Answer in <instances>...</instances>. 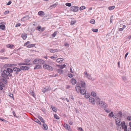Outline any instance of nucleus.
<instances>
[{"label": "nucleus", "mask_w": 131, "mask_h": 131, "mask_svg": "<svg viewBox=\"0 0 131 131\" xmlns=\"http://www.w3.org/2000/svg\"><path fill=\"white\" fill-rule=\"evenodd\" d=\"M75 89L77 93H80L82 95H84L86 92V90L85 89H82L81 86H76Z\"/></svg>", "instance_id": "nucleus-1"}, {"label": "nucleus", "mask_w": 131, "mask_h": 131, "mask_svg": "<svg viewBox=\"0 0 131 131\" xmlns=\"http://www.w3.org/2000/svg\"><path fill=\"white\" fill-rule=\"evenodd\" d=\"M11 73H2L1 74V76L5 79H9V77L10 78H12L13 77Z\"/></svg>", "instance_id": "nucleus-2"}, {"label": "nucleus", "mask_w": 131, "mask_h": 131, "mask_svg": "<svg viewBox=\"0 0 131 131\" xmlns=\"http://www.w3.org/2000/svg\"><path fill=\"white\" fill-rule=\"evenodd\" d=\"M30 61V60L29 59H25L24 60V61L25 63L20 62V63H17L19 66L22 65L28 66L31 64L30 63H28Z\"/></svg>", "instance_id": "nucleus-3"}, {"label": "nucleus", "mask_w": 131, "mask_h": 131, "mask_svg": "<svg viewBox=\"0 0 131 131\" xmlns=\"http://www.w3.org/2000/svg\"><path fill=\"white\" fill-rule=\"evenodd\" d=\"M14 67L12 69L10 68H7L6 70H4L2 73H12L14 71Z\"/></svg>", "instance_id": "nucleus-4"}, {"label": "nucleus", "mask_w": 131, "mask_h": 131, "mask_svg": "<svg viewBox=\"0 0 131 131\" xmlns=\"http://www.w3.org/2000/svg\"><path fill=\"white\" fill-rule=\"evenodd\" d=\"M21 68H20L17 67H14V71L15 72L14 73V75H17L19 73L18 72H20L21 71Z\"/></svg>", "instance_id": "nucleus-5"}, {"label": "nucleus", "mask_w": 131, "mask_h": 131, "mask_svg": "<svg viewBox=\"0 0 131 131\" xmlns=\"http://www.w3.org/2000/svg\"><path fill=\"white\" fill-rule=\"evenodd\" d=\"M43 67L44 68L49 70L50 71H52L53 69V68L52 67L48 64H44L43 65Z\"/></svg>", "instance_id": "nucleus-6"}, {"label": "nucleus", "mask_w": 131, "mask_h": 131, "mask_svg": "<svg viewBox=\"0 0 131 131\" xmlns=\"http://www.w3.org/2000/svg\"><path fill=\"white\" fill-rule=\"evenodd\" d=\"M122 127L123 129H124V131H127V126L125 125V122L124 121H123L121 122Z\"/></svg>", "instance_id": "nucleus-7"}, {"label": "nucleus", "mask_w": 131, "mask_h": 131, "mask_svg": "<svg viewBox=\"0 0 131 131\" xmlns=\"http://www.w3.org/2000/svg\"><path fill=\"white\" fill-rule=\"evenodd\" d=\"M20 68H21V70L23 71H25L28 70L29 69V67L26 66H20Z\"/></svg>", "instance_id": "nucleus-8"}, {"label": "nucleus", "mask_w": 131, "mask_h": 131, "mask_svg": "<svg viewBox=\"0 0 131 131\" xmlns=\"http://www.w3.org/2000/svg\"><path fill=\"white\" fill-rule=\"evenodd\" d=\"M121 119L117 118L115 119V123L116 125L118 126H120L121 125V123H120Z\"/></svg>", "instance_id": "nucleus-9"}, {"label": "nucleus", "mask_w": 131, "mask_h": 131, "mask_svg": "<svg viewBox=\"0 0 131 131\" xmlns=\"http://www.w3.org/2000/svg\"><path fill=\"white\" fill-rule=\"evenodd\" d=\"M63 126L65 127L66 129L68 130V131H71L72 130L70 128V127L68 124H67L66 123L64 124Z\"/></svg>", "instance_id": "nucleus-10"}, {"label": "nucleus", "mask_w": 131, "mask_h": 131, "mask_svg": "<svg viewBox=\"0 0 131 131\" xmlns=\"http://www.w3.org/2000/svg\"><path fill=\"white\" fill-rule=\"evenodd\" d=\"M81 84L82 88L83 89H85L86 86L85 82L84 81H81Z\"/></svg>", "instance_id": "nucleus-11"}, {"label": "nucleus", "mask_w": 131, "mask_h": 131, "mask_svg": "<svg viewBox=\"0 0 131 131\" xmlns=\"http://www.w3.org/2000/svg\"><path fill=\"white\" fill-rule=\"evenodd\" d=\"M89 101L90 102L94 104L95 103V101L94 98L92 97H90L89 98Z\"/></svg>", "instance_id": "nucleus-12"}, {"label": "nucleus", "mask_w": 131, "mask_h": 131, "mask_svg": "<svg viewBox=\"0 0 131 131\" xmlns=\"http://www.w3.org/2000/svg\"><path fill=\"white\" fill-rule=\"evenodd\" d=\"M29 18L30 17L28 15H26L22 18L21 19V20L22 21H24L27 19H29Z\"/></svg>", "instance_id": "nucleus-13"}, {"label": "nucleus", "mask_w": 131, "mask_h": 131, "mask_svg": "<svg viewBox=\"0 0 131 131\" xmlns=\"http://www.w3.org/2000/svg\"><path fill=\"white\" fill-rule=\"evenodd\" d=\"M45 14L44 12L42 11H39L38 13V15L42 17L43 16L45 15Z\"/></svg>", "instance_id": "nucleus-14"}, {"label": "nucleus", "mask_w": 131, "mask_h": 131, "mask_svg": "<svg viewBox=\"0 0 131 131\" xmlns=\"http://www.w3.org/2000/svg\"><path fill=\"white\" fill-rule=\"evenodd\" d=\"M97 103L98 104L101 106V107H102L103 104L104 103V102L102 101H99L97 102Z\"/></svg>", "instance_id": "nucleus-15"}, {"label": "nucleus", "mask_w": 131, "mask_h": 131, "mask_svg": "<svg viewBox=\"0 0 131 131\" xmlns=\"http://www.w3.org/2000/svg\"><path fill=\"white\" fill-rule=\"evenodd\" d=\"M42 68L41 66L39 65H36L34 68V69L35 70L36 69H40Z\"/></svg>", "instance_id": "nucleus-16"}, {"label": "nucleus", "mask_w": 131, "mask_h": 131, "mask_svg": "<svg viewBox=\"0 0 131 131\" xmlns=\"http://www.w3.org/2000/svg\"><path fill=\"white\" fill-rule=\"evenodd\" d=\"M43 127L42 128L44 130H47L48 129V127L47 125L45 123H43L42 125Z\"/></svg>", "instance_id": "nucleus-17"}, {"label": "nucleus", "mask_w": 131, "mask_h": 131, "mask_svg": "<svg viewBox=\"0 0 131 131\" xmlns=\"http://www.w3.org/2000/svg\"><path fill=\"white\" fill-rule=\"evenodd\" d=\"M39 59H36L33 62V64H37L39 63Z\"/></svg>", "instance_id": "nucleus-18"}, {"label": "nucleus", "mask_w": 131, "mask_h": 131, "mask_svg": "<svg viewBox=\"0 0 131 131\" xmlns=\"http://www.w3.org/2000/svg\"><path fill=\"white\" fill-rule=\"evenodd\" d=\"M21 36L24 40H25L27 37V35L25 33L22 34L21 35Z\"/></svg>", "instance_id": "nucleus-19"}, {"label": "nucleus", "mask_w": 131, "mask_h": 131, "mask_svg": "<svg viewBox=\"0 0 131 131\" xmlns=\"http://www.w3.org/2000/svg\"><path fill=\"white\" fill-rule=\"evenodd\" d=\"M45 61L41 59H39V63L40 64H43L45 63Z\"/></svg>", "instance_id": "nucleus-20"}, {"label": "nucleus", "mask_w": 131, "mask_h": 131, "mask_svg": "<svg viewBox=\"0 0 131 131\" xmlns=\"http://www.w3.org/2000/svg\"><path fill=\"white\" fill-rule=\"evenodd\" d=\"M6 46L8 48H9L12 49H13V47L14 46V45L10 44H8Z\"/></svg>", "instance_id": "nucleus-21"}, {"label": "nucleus", "mask_w": 131, "mask_h": 131, "mask_svg": "<svg viewBox=\"0 0 131 131\" xmlns=\"http://www.w3.org/2000/svg\"><path fill=\"white\" fill-rule=\"evenodd\" d=\"M36 44H28L26 47L28 48H31V47H35Z\"/></svg>", "instance_id": "nucleus-22"}, {"label": "nucleus", "mask_w": 131, "mask_h": 131, "mask_svg": "<svg viewBox=\"0 0 131 131\" xmlns=\"http://www.w3.org/2000/svg\"><path fill=\"white\" fill-rule=\"evenodd\" d=\"M57 71L58 73H60L61 74H62L63 73V71L62 69H58L57 70Z\"/></svg>", "instance_id": "nucleus-23"}, {"label": "nucleus", "mask_w": 131, "mask_h": 131, "mask_svg": "<svg viewBox=\"0 0 131 131\" xmlns=\"http://www.w3.org/2000/svg\"><path fill=\"white\" fill-rule=\"evenodd\" d=\"M34 121L39 124L40 125H41L42 124L40 122L37 118H35Z\"/></svg>", "instance_id": "nucleus-24"}, {"label": "nucleus", "mask_w": 131, "mask_h": 131, "mask_svg": "<svg viewBox=\"0 0 131 131\" xmlns=\"http://www.w3.org/2000/svg\"><path fill=\"white\" fill-rule=\"evenodd\" d=\"M58 49H51L50 50V51L51 53H54L56 52H58Z\"/></svg>", "instance_id": "nucleus-25"}, {"label": "nucleus", "mask_w": 131, "mask_h": 131, "mask_svg": "<svg viewBox=\"0 0 131 131\" xmlns=\"http://www.w3.org/2000/svg\"><path fill=\"white\" fill-rule=\"evenodd\" d=\"M38 118L39 119L40 121L43 123L45 122V121L43 119L42 117L40 116H38Z\"/></svg>", "instance_id": "nucleus-26"}, {"label": "nucleus", "mask_w": 131, "mask_h": 131, "mask_svg": "<svg viewBox=\"0 0 131 131\" xmlns=\"http://www.w3.org/2000/svg\"><path fill=\"white\" fill-rule=\"evenodd\" d=\"M5 28V26L4 25L2 24L0 25V29L2 30H4Z\"/></svg>", "instance_id": "nucleus-27"}, {"label": "nucleus", "mask_w": 131, "mask_h": 131, "mask_svg": "<svg viewBox=\"0 0 131 131\" xmlns=\"http://www.w3.org/2000/svg\"><path fill=\"white\" fill-rule=\"evenodd\" d=\"M85 94L84 97H85V98H86L87 99V98H89L90 97V94H89L88 93H86H86L85 94Z\"/></svg>", "instance_id": "nucleus-28"}, {"label": "nucleus", "mask_w": 131, "mask_h": 131, "mask_svg": "<svg viewBox=\"0 0 131 131\" xmlns=\"http://www.w3.org/2000/svg\"><path fill=\"white\" fill-rule=\"evenodd\" d=\"M30 93L31 95L33 96L34 97H35V93L32 90H31L30 91Z\"/></svg>", "instance_id": "nucleus-29"}, {"label": "nucleus", "mask_w": 131, "mask_h": 131, "mask_svg": "<svg viewBox=\"0 0 131 131\" xmlns=\"http://www.w3.org/2000/svg\"><path fill=\"white\" fill-rule=\"evenodd\" d=\"M45 89V91H44V92L43 91L44 93H45V92L46 91H49V90H51V89L50 87V86H49L48 87H47V88H46Z\"/></svg>", "instance_id": "nucleus-30"}, {"label": "nucleus", "mask_w": 131, "mask_h": 131, "mask_svg": "<svg viewBox=\"0 0 131 131\" xmlns=\"http://www.w3.org/2000/svg\"><path fill=\"white\" fill-rule=\"evenodd\" d=\"M58 4V3H56L54 4H53L50 6V7H52L53 8H54L56 7Z\"/></svg>", "instance_id": "nucleus-31"}, {"label": "nucleus", "mask_w": 131, "mask_h": 131, "mask_svg": "<svg viewBox=\"0 0 131 131\" xmlns=\"http://www.w3.org/2000/svg\"><path fill=\"white\" fill-rule=\"evenodd\" d=\"M58 32V31H56L54 32L52 35L51 36L53 37H54L56 36L57 34V32Z\"/></svg>", "instance_id": "nucleus-32"}, {"label": "nucleus", "mask_w": 131, "mask_h": 131, "mask_svg": "<svg viewBox=\"0 0 131 131\" xmlns=\"http://www.w3.org/2000/svg\"><path fill=\"white\" fill-rule=\"evenodd\" d=\"M113 112H111V113L108 114V117L110 118H111L113 116Z\"/></svg>", "instance_id": "nucleus-33"}, {"label": "nucleus", "mask_w": 131, "mask_h": 131, "mask_svg": "<svg viewBox=\"0 0 131 131\" xmlns=\"http://www.w3.org/2000/svg\"><path fill=\"white\" fill-rule=\"evenodd\" d=\"M102 107H104L105 108H106L108 107L107 105L104 102V103L103 104Z\"/></svg>", "instance_id": "nucleus-34"}, {"label": "nucleus", "mask_w": 131, "mask_h": 131, "mask_svg": "<svg viewBox=\"0 0 131 131\" xmlns=\"http://www.w3.org/2000/svg\"><path fill=\"white\" fill-rule=\"evenodd\" d=\"M79 9V7H78L74 6V12H78Z\"/></svg>", "instance_id": "nucleus-35"}, {"label": "nucleus", "mask_w": 131, "mask_h": 131, "mask_svg": "<svg viewBox=\"0 0 131 131\" xmlns=\"http://www.w3.org/2000/svg\"><path fill=\"white\" fill-rule=\"evenodd\" d=\"M54 118L57 119H59L60 118V117L56 114L54 115Z\"/></svg>", "instance_id": "nucleus-36"}, {"label": "nucleus", "mask_w": 131, "mask_h": 131, "mask_svg": "<svg viewBox=\"0 0 131 131\" xmlns=\"http://www.w3.org/2000/svg\"><path fill=\"white\" fill-rule=\"evenodd\" d=\"M51 108L53 111L55 112H56L57 111V109L55 107L51 106Z\"/></svg>", "instance_id": "nucleus-37"}, {"label": "nucleus", "mask_w": 131, "mask_h": 131, "mask_svg": "<svg viewBox=\"0 0 131 131\" xmlns=\"http://www.w3.org/2000/svg\"><path fill=\"white\" fill-rule=\"evenodd\" d=\"M115 8L114 6H110L108 7V9L110 10H112L113 9Z\"/></svg>", "instance_id": "nucleus-38"}, {"label": "nucleus", "mask_w": 131, "mask_h": 131, "mask_svg": "<svg viewBox=\"0 0 131 131\" xmlns=\"http://www.w3.org/2000/svg\"><path fill=\"white\" fill-rule=\"evenodd\" d=\"M62 58H58L57 60V62H60L61 61H62L63 60H62Z\"/></svg>", "instance_id": "nucleus-39"}, {"label": "nucleus", "mask_w": 131, "mask_h": 131, "mask_svg": "<svg viewBox=\"0 0 131 131\" xmlns=\"http://www.w3.org/2000/svg\"><path fill=\"white\" fill-rule=\"evenodd\" d=\"M77 129L79 131H84L82 127H77Z\"/></svg>", "instance_id": "nucleus-40"}, {"label": "nucleus", "mask_w": 131, "mask_h": 131, "mask_svg": "<svg viewBox=\"0 0 131 131\" xmlns=\"http://www.w3.org/2000/svg\"><path fill=\"white\" fill-rule=\"evenodd\" d=\"M90 23L92 24H94L95 23V21L94 19H91L90 21Z\"/></svg>", "instance_id": "nucleus-41"}, {"label": "nucleus", "mask_w": 131, "mask_h": 131, "mask_svg": "<svg viewBox=\"0 0 131 131\" xmlns=\"http://www.w3.org/2000/svg\"><path fill=\"white\" fill-rule=\"evenodd\" d=\"M104 110L107 113L110 112L111 111V110H109L108 108H105Z\"/></svg>", "instance_id": "nucleus-42"}, {"label": "nucleus", "mask_w": 131, "mask_h": 131, "mask_svg": "<svg viewBox=\"0 0 131 131\" xmlns=\"http://www.w3.org/2000/svg\"><path fill=\"white\" fill-rule=\"evenodd\" d=\"M85 8V7L84 6H82L80 8V10H82Z\"/></svg>", "instance_id": "nucleus-43"}, {"label": "nucleus", "mask_w": 131, "mask_h": 131, "mask_svg": "<svg viewBox=\"0 0 131 131\" xmlns=\"http://www.w3.org/2000/svg\"><path fill=\"white\" fill-rule=\"evenodd\" d=\"M41 27L40 26H38L37 28V30L40 31L41 30Z\"/></svg>", "instance_id": "nucleus-44"}, {"label": "nucleus", "mask_w": 131, "mask_h": 131, "mask_svg": "<svg viewBox=\"0 0 131 131\" xmlns=\"http://www.w3.org/2000/svg\"><path fill=\"white\" fill-rule=\"evenodd\" d=\"M92 30L94 32H97L98 31V29H92Z\"/></svg>", "instance_id": "nucleus-45"}, {"label": "nucleus", "mask_w": 131, "mask_h": 131, "mask_svg": "<svg viewBox=\"0 0 131 131\" xmlns=\"http://www.w3.org/2000/svg\"><path fill=\"white\" fill-rule=\"evenodd\" d=\"M66 66L65 64L61 65V67L60 68L61 69H62L64 68Z\"/></svg>", "instance_id": "nucleus-46"}, {"label": "nucleus", "mask_w": 131, "mask_h": 131, "mask_svg": "<svg viewBox=\"0 0 131 131\" xmlns=\"http://www.w3.org/2000/svg\"><path fill=\"white\" fill-rule=\"evenodd\" d=\"M68 7H70L71 5V3H67L65 4Z\"/></svg>", "instance_id": "nucleus-47"}, {"label": "nucleus", "mask_w": 131, "mask_h": 131, "mask_svg": "<svg viewBox=\"0 0 131 131\" xmlns=\"http://www.w3.org/2000/svg\"><path fill=\"white\" fill-rule=\"evenodd\" d=\"M91 95L93 97L95 96H96V93H95L92 92L91 93Z\"/></svg>", "instance_id": "nucleus-48"}, {"label": "nucleus", "mask_w": 131, "mask_h": 131, "mask_svg": "<svg viewBox=\"0 0 131 131\" xmlns=\"http://www.w3.org/2000/svg\"><path fill=\"white\" fill-rule=\"evenodd\" d=\"M57 55L55 57H54V56H52L50 57V58L51 59H53V60H55L54 59H56L57 58Z\"/></svg>", "instance_id": "nucleus-49"}, {"label": "nucleus", "mask_w": 131, "mask_h": 131, "mask_svg": "<svg viewBox=\"0 0 131 131\" xmlns=\"http://www.w3.org/2000/svg\"><path fill=\"white\" fill-rule=\"evenodd\" d=\"M21 25V24L20 23H18L16 25H15V27H17L18 26H20Z\"/></svg>", "instance_id": "nucleus-50"}, {"label": "nucleus", "mask_w": 131, "mask_h": 131, "mask_svg": "<svg viewBox=\"0 0 131 131\" xmlns=\"http://www.w3.org/2000/svg\"><path fill=\"white\" fill-rule=\"evenodd\" d=\"M118 115H120V117H121L122 116V112L121 111H119L118 112Z\"/></svg>", "instance_id": "nucleus-51"}, {"label": "nucleus", "mask_w": 131, "mask_h": 131, "mask_svg": "<svg viewBox=\"0 0 131 131\" xmlns=\"http://www.w3.org/2000/svg\"><path fill=\"white\" fill-rule=\"evenodd\" d=\"M117 130L120 131L122 129L121 127H119V126H117Z\"/></svg>", "instance_id": "nucleus-52"}, {"label": "nucleus", "mask_w": 131, "mask_h": 131, "mask_svg": "<svg viewBox=\"0 0 131 131\" xmlns=\"http://www.w3.org/2000/svg\"><path fill=\"white\" fill-rule=\"evenodd\" d=\"M13 114L14 116L15 117H16V118H17V117L16 116V113H15L14 111H13Z\"/></svg>", "instance_id": "nucleus-53"}, {"label": "nucleus", "mask_w": 131, "mask_h": 131, "mask_svg": "<svg viewBox=\"0 0 131 131\" xmlns=\"http://www.w3.org/2000/svg\"><path fill=\"white\" fill-rule=\"evenodd\" d=\"M122 79L124 81H125V80H126V77L125 76H123L122 77Z\"/></svg>", "instance_id": "nucleus-54"}, {"label": "nucleus", "mask_w": 131, "mask_h": 131, "mask_svg": "<svg viewBox=\"0 0 131 131\" xmlns=\"http://www.w3.org/2000/svg\"><path fill=\"white\" fill-rule=\"evenodd\" d=\"M68 76L70 78H72L73 76V75L72 74L70 73L69 74Z\"/></svg>", "instance_id": "nucleus-55"}, {"label": "nucleus", "mask_w": 131, "mask_h": 131, "mask_svg": "<svg viewBox=\"0 0 131 131\" xmlns=\"http://www.w3.org/2000/svg\"><path fill=\"white\" fill-rule=\"evenodd\" d=\"M70 82L72 84V85H74V78H72L70 80Z\"/></svg>", "instance_id": "nucleus-56"}, {"label": "nucleus", "mask_w": 131, "mask_h": 131, "mask_svg": "<svg viewBox=\"0 0 131 131\" xmlns=\"http://www.w3.org/2000/svg\"><path fill=\"white\" fill-rule=\"evenodd\" d=\"M5 49L4 48H3L1 50H0V52L3 53L5 51Z\"/></svg>", "instance_id": "nucleus-57"}, {"label": "nucleus", "mask_w": 131, "mask_h": 131, "mask_svg": "<svg viewBox=\"0 0 131 131\" xmlns=\"http://www.w3.org/2000/svg\"><path fill=\"white\" fill-rule=\"evenodd\" d=\"M127 119L128 121H131V116H128L127 117Z\"/></svg>", "instance_id": "nucleus-58"}, {"label": "nucleus", "mask_w": 131, "mask_h": 131, "mask_svg": "<svg viewBox=\"0 0 131 131\" xmlns=\"http://www.w3.org/2000/svg\"><path fill=\"white\" fill-rule=\"evenodd\" d=\"M8 64H5L3 66V67L5 68H7V67H8Z\"/></svg>", "instance_id": "nucleus-59"}, {"label": "nucleus", "mask_w": 131, "mask_h": 131, "mask_svg": "<svg viewBox=\"0 0 131 131\" xmlns=\"http://www.w3.org/2000/svg\"><path fill=\"white\" fill-rule=\"evenodd\" d=\"M88 79L90 80H92V78L91 77V75L90 74H89V76H88Z\"/></svg>", "instance_id": "nucleus-60"}, {"label": "nucleus", "mask_w": 131, "mask_h": 131, "mask_svg": "<svg viewBox=\"0 0 131 131\" xmlns=\"http://www.w3.org/2000/svg\"><path fill=\"white\" fill-rule=\"evenodd\" d=\"M35 30V29H34L32 28H31L30 29V32H31L32 31L33 32Z\"/></svg>", "instance_id": "nucleus-61"}, {"label": "nucleus", "mask_w": 131, "mask_h": 131, "mask_svg": "<svg viewBox=\"0 0 131 131\" xmlns=\"http://www.w3.org/2000/svg\"><path fill=\"white\" fill-rule=\"evenodd\" d=\"M9 12V11L8 10H7L5 11L4 12V14L5 15H6L7 14H8Z\"/></svg>", "instance_id": "nucleus-62"}, {"label": "nucleus", "mask_w": 131, "mask_h": 131, "mask_svg": "<svg viewBox=\"0 0 131 131\" xmlns=\"http://www.w3.org/2000/svg\"><path fill=\"white\" fill-rule=\"evenodd\" d=\"M30 43L29 41H28L27 42L25 43L24 44V46H26L28 44Z\"/></svg>", "instance_id": "nucleus-63"}, {"label": "nucleus", "mask_w": 131, "mask_h": 131, "mask_svg": "<svg viewBox=\"0 0 131 131\" xmlns=\"http://www.w3.org/2000/svg\"><path fill=\"white\" fill-rule=\"evenodd\" d=\"M12 3V2L11 1H9L7 4V5H9Z\"/></svg>", "instance_id": "nucleus-64"}]
</instances>
